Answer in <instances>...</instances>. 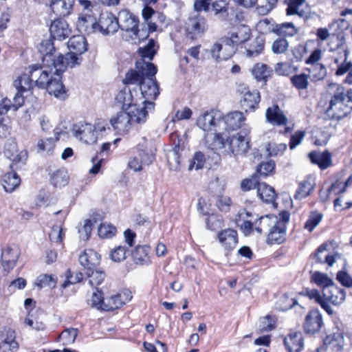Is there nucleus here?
<instances>
[{"instance_id":"nucleus-1","label":"nucleus","mask_w":352,"mask_h":352,"mask_svg":"<svg viewBox=\"0 0 352 352\" xmlns=\"http://www.w3.org/2000/svg\"><path fill=\"white\" fill-rule=\"evenodd\" d=\"M221 118V111L211 109L201 113L197 120V125L206 133L204 135L205 144L212 151L226 147L222 136Z\"/></svg>"},{"instance_id":"nucleus-2","label":"nucleus","mask_w":352,"mask_h":352,"mask_svg":"<svg viewBox=\"0 0 352 352\" xmlns=\"http://www.w3.org/2000/svg\"><path fill=\"white\" fill-rule=\"evenodd\" d=\"M146 113L144 109L133 106L130 111H121L110 120V123L120 135L126 134L133 123L142 124L146 120Z\"/></svg>"},{"instance_id":"nucleus-3","label":"nucleus","mask_w":352,"mask_h":352,"mask_svg":"<svg viewBox=\"0 0 352 352\" xmlns=\"http://www.w3.org/2000/svg\"><path fill=\"white\" fill-rule=\"evenodd\" d=\"M253 220L254 216L251 212L242 210L236 218V223L245 235L251 234L254 230L261 234L263 231L270 229L276 221V217L265 215L260 217L255 221Z\"/></svg>"},{"instance_id":"nucleus-4","label":"nucleus","mask_w":352,"mask_h":352,"mask_svg":"<svg viewBox=\"0 0 352 352\" xmlns=\"http://www.w3.org/2000/svg\"><path fill=\"white\" fill-rule=\"evenodd\" d=\"M251 34V29L245 24L237 23L230 28L227 34L220 38V41L225 45V50L228 51V54L223 58L231 57L235 53L237 45L247 41Z\"/></svg>"},{"instance_id":"nucleus-5","label":"nucleus","mask_w":352,"mask_h":352,"mask_svg":"<svg viewBox=\"0 0 352 352\" xmlns=\"http://www.w3.org/2000/svg\"><path fill=\"white\" fill-rule=\"evenodd\" d=\"M140 96L138 95V99L141 105L140 109H144L146 116L148 111L154 109L155 100L160 94V88L158 82L154 76H148L139 87Z\"/></svg>"},{"instance_id":"nucleus-6","label":"nucleus","mask_w":352,"mask_h":352,"mask_svg":"<svg viewBox=\"0 0 352 352\" xmlns=\"http://www.w3.org/2000/svg\"><path fill=\"white\" fill-rule=\"evenodd\" d=\"M69 52L64 56L65 69L79 65L82 60L81 55L87 50V42L82 35L71 37L67 43Z\"/></svg>"},{"instance_id":"nucleus-7","label":"nucleus","mask_w":352,"mask_h":352,"mask_svg":"<svg viewBox=\"0 0 352 352\" xmlns=\"http://www.w3.org/2000/svg\"><path fill=\"white\" fill-rule=\"evenodd\" d=\"M135 67L137 71L131 69L126 74L123 80L125 85H137L140 87L146 79L145 77L154 76L157 71L154 64L143 59L136 61Z\"/></svg>"},{"instance_id":"nucleus-8","label":"nucleus","mask_w":352,"mask_h":352,"mask_svg":"<svg viewBox=\"0 0 352 352\" xmlns=\"http://www.w3.org/2000/svg\"><path fill=\"white\" fill-rule=\"evenodd\" d=\"M91 28L94 32H99L103 35L113 34L120 28L129 34L132 40H140L148 36V32L138 29V23L133 24L131 27L123 26L120 23H91Z\"/></svg>"},{"instance_id":"nucleus-9","label":"nucleus","mask_w":352,"mask_h":352,"mask_svg":"<svg viewBox=\"0 0 352 352\" xmlns=\"http://www.w3.org/2000/svg\"><path fill=\"white\" fill-rule=\"evenodd\" d=\"M249 133L248 130L243 129L236 135H232L226 140L224 139L226 147L221 148L219 151L224 149L226 153H232L234 155L246 153L250 148V138Z\"/></svg>"},{"instance_id":"nucleus-10","label":"nucleus","mask_w":352,"mask_h":352,"mask_svg":"<svg viewBox=\"0 0 352 352\" xmlns=\"http://www.w3.org/2000/svg\"><path fill=\"white\" fill-rule=\"evenodd\" d=\"M38 51L43 55V63L46 65L52 64L55 71H65V64L64 56L60 54L56 58L54 55L56 52L54 43L52 39L43 40L38 46Z\"/></svg>"},{"instance_id":"nucleus-11","label":"nucleus","mask_w":352,"mask_h":352,"mask_svg":"<svg viewBox=\"0 0 352 352\" xmlns=\"http://www.w3.org/2000/svg\"><path fill=\"white\" fill-rule=\"evenodd\" d=\"M352 111V89H349L348 98L334 102H329L326 110L327 116L333 120H341Z\"/></svg>"},{"instance_id":"nucleus-12","label":"nucleus","mask_w":352,"mask_h":352,"mask_svg":"<svg viewBox=\"0 0 352 352\" xmlns=\"http://www.w3.org/2000/svg\"><path fill=\"white\" fill-rule=\"evenodd\" d=\"M97 130L98 128L95 124L87 122H78L75 124L72 128L74 136L87 144H94L96 142L98 139ZM100 130H104V127H102Z\"/></svg>"},{"instance_id":"nucleus-13","label":"nucleus","mask_w":352,"mask_h":352,"mask_svg":"<svg viewBox=\"0 0 352 352\" xmlns=\"http://www.w3.org/2000/svg\"><path fill=\"white\" fill-rule=\"evenodd\" d=\"M28 69L35 85L41 89L46 88L49 81L51 80L50 76L53 75L54 71L52 64L46 65L44 63H43L42 66L32 65L29 66Z\"/></svg>"},{"instance_id":"nucleus-14","label":"nucleus","mask_w":352,"mask_h":352,"mask_svg":"<svg viewBox=\"0 0 352 352\" xmlns=\"http://www.w3.org/2000/svg\"><path fill=\"white\" fill-rule=\"evenodd\" d=\"M237 92L241 96V105L248 110L254 111L258 105L261 100L260 93L256 89H250L245 84H239L237 87Z\"/></svg>"},{"instance_id":"nucleus-15","label":"nucleus","mask_w":352,"mask_h":352,"mask_svg":"<svg viewBox=\"0 0 352 352\" xmlns=\"http://www.w3.org/2000/svg\"><path fill=\"white\" fill-rule=\"evenodd\" d=\"M116 100L118 103L122 104V109L126 111H130L133 106L141 107L136 89L131 90L129 87H125L118 92Z\"/></svg>"},{"instance_id":"nucleus-16","label":"nucleus","mask_w":352,"mask_h":352,"mask_svg":"<svg viewBox=\"0 0 352 352\" xmlns=\"http://www.w3.org/2000/svg\"><path fill=\"white\" fill-rule=\"evenodd\" d=\"M63 72L54 70L53 75L50 76L51 80L45 88L50 95H54L60 100H65L67 97V91L60 79V74Z\"/></svg>"},{"instance_id":"nucleus-17","label":"nucleus","mask_w":352,"mask_h":352,"mask_svg":"<svg viewBox=\"0 0 352 352\" xmlns=\"http://www.w3.org/2000/svg\"><path fill=\"white\" fill-rule=\"evenodd\" d=\"M4 155L9 159L12 164L10 168L13 169V166L19 163H25L28 159V152L25 150L19 151L17 144L12 140L8 142L4 147Z\"/></svg>"},{"instance_id":"nucleus-18","label":"nucleus","mask_w":352,"mask_h":352,"mask_svg":"<svg viewBox=\"0 0 352 352\" xmlns=\"http://www.w3.org/2000/svg\"><path fill=\"white\" fill-rule=\"evenodd\" d=\"M75 0H52L51 9L56 18L52 22H60V20L71 14Z\"/></svg>"},{"instance_id":"nucleus-19","label":"nucleus","mask_w":352,"mask_h":352,"mask_svg":"<svg viewBox=\"0 0 352 352\" xmlns=\"http://www.w3.org/2000/svg\"><path fill=\"white\" fill-rule=\"evenodd\" d=\"M245 118L241 111H235L228 113L221 118V131L237 130L245 122Z\"/></svg>"},{"instance_id":"nucleus-20","label":"nucleus","mask_w":352,"mask_h":352,"mask_svg":"<svg viewBox=\"0 0 352 352\" xmlns=\"http://www.w3.org/2000/svg\"><path fill=\"white\" fill-rule=\"evenodd\" d=\"M323 324L322 317L319 311H310L305 317L303 328L307 334H314L318 332Z\"/></svg>"},{"instance_id":"nucleus-21","label":"nucleus","mask_w":352,"mask_h":352,"mask_svg":"<svg viewBox=\"0 0 352 352\" xmlns=\"http://www.w3.org/2000/svg\"><path fill=\"white\" fill-rule=\"evenodd\" d=\"M345 290L334 284L331 287L324 288L322 290V298L333 305L342 304L345 300Z\"/></svg>"},{"instance_id":"nucleus-22","label":"nucleus","mask_w":352,"mask_h":352,"mask_svg":"<svg viewBox=\"0 0 352 352\" xmlns=\"http://www.w3.org/2000/svg\"><path fill=\"white\" fill-rule=\"evenodd\" d=\"M266 120L273 125L285 126L288 119L283 111L277 104H274L267 109L265 112Z\"/></svg>"},{"instance_id":"nucleus-23","label":"nucleus","mask_w":352,"mask_h":352,"mask_svg":"<svg viewBox=\"0 0 352 352\" xmlns=\"http://www.w3.org/2000/svg\"><path fill=\"white\" fill-rule=\"evenodd\" d=\"M100 256L95 251L89 250L79 256V262L86 272L95 269L100 264Z\"/></svg>"},{"instance_id":"nucleus-24","label":"nucleus","mask_w":352,"mask_h":352,"mask_svg":"<svg viewBox=\"0 0 352 352\" xmlns=\"http://www.w3.org/2000/svg\"><path fill=\"white\" fill-rule=\"evenodd\" d=\"M349 89L346 90L344 87L338 83H329L327 89V96L329 103L340 101L348 98Z\"/></svg>"},{"instance_id":"nucleus-25","label":"nucleus","mask_w":352,"mask_h":352,"mask_svg":"<svg viewBox=\"0 0 352 352\" xmlns=\"http://www.w3.org/2000/svg\"><path fill=\"white\" fill-rule=\"evenodd\" d=\"M218 239L222 246L227 250H233L238 243L237 232L234 229H226L220 232Z\"/></svg>"},{"instance_id":"nucleus-26","label":"nucleus","mask_w":352,"mask_h":352,"mask_svg":"<svg viewBox=\"0 0 352 352\" xmlns=\"http://www.w3.org/2000/svg\"><path fill=\"white\" fill-rule=\"evenodd\" d=\"M284 344L289 352H300L304 347V340L301 332H294L284 339Z\"/></svg>"},{"instance_id":"nucleus-27","label":"nucleus","mask_w":352,"mask_h":352,"mask_svg":"<svg viewBox=\"0 0 352 352\" xmlns=\"http://www.w3.org/2000/svg\"><path fill=\"white\" fill-rule=\"evenodd\" d=\"M305 3V0H289V3L286 10L287 14L291 15L296 14L301 19L307 21L310 19V13L309 8L307 10H303L302 8V6Z\"/></svg>"},{"instance_id":"nucleus-28","label":"nucleus","mask_w":352,"mask_h":352,"mask_svg":"<svg viewBox=\"0 0 352 352\" xmlns=\"http://www.w3.org/2000/svg\"><path fill=\"white\" fill-rule=\"evenodd\" d=\"M19 257V253L16 250L10 247H6L2 250L1 262L3 268L10 271L15 266Z\"/></svg>"},{"instance_id":"nucleus-29","label":"nucleus","mask_w":352,"mask_h":352,"mask_svg":"<svg viewBox=\"0 0 352 352\" xmlns=\"http://www.w3.org/2000/svg\"><path fill=\"white\" fill-rule=\"evenodd\" d=\"M313 164H317L320 169L324 170L331 165V155L329 151L319 153L312 151L309 154Z\"/></svg>"},{"instance_id":"nucleus-30","label":"nucleus","mask_w":352,"mask_h":352,"mask_svg":"<svg viewBox=\"0 0 352 352\" xmlns=\"http://www.w3.org/2000/svg\"><path fill=\"white\" fill-rule=\"evenodd\" d=\"M50 32L52 39L63 40L70 36L72 29L69 23H51Z\"/></svg>"},{"instance_id":"nucleus-31","label":"nucleus","mask_w":352,"mask_h":352,"mask_svg":"<svg viewBox=\"0 0 352 352\" xmlns=\"http://www.w3.org/2000/svg\"><path fill=\"white\" fill-rule=\"evenodd\" d=\"M151 248L148 245H138L132 252L134 262L137 265H148L151 263L149 256Z\"/></svg>"},{"instance_id":"nucleus-32","label":"nucleus","mask_w":352,"mask_h":352,"mask_svg":"<svg viewBox=\"0 0 352 352\" xmlns=\"http://www.w3.org/2000/svg\"><path fill=\"white\" fill-rule=\"evenodd\" d=\"M257 194L259 198L265 203H274L276 198L275 190L266 183L261 182L258 186Z\"/></svg>"},{"instance_id":"nucleus-33","label":"nucleus","mask_w":352,"mask_h":352,"mask_svg":"<svg viewBox=\"0 0 352 352\" xmlns=\"http://www.w3.org/2000/svg\"><path fill=\"white\" fill-rule=\"evenodd\" d=\"M286 229L280 224V226L273 224L270 229L267 235V242L270 244L282 243L285 240Z\"/></svg>"},{"instance_id":"nucleus-34","label":"nucleus","mask_w":352,"mask_h":352,"mask_svg":"<svg viewBox=\"0 0 352 352\" xmlns=\"http://www.w3.org/2000/svg\"><path fill=\"white\" fill-rule=\"evenodd\" d=\"M327 247L326 244L319 246L314 254V258L318 263H327L329 266H332L336 260L334 256L327 252Z\"/></svg>"},{"instance_id":"nucleus-35","label":"nucleus","mask_w":352,"mask_h":352,"mask_svg":"<svg viewBox=\"0 0 352 352\" xmlns=\"http://www.w3.org/2000/svg\"><path fill=\"white\" fill-rule=\"evenodd\" d=\"M2 183L4 190L12 192L19 186L21 179L15 172H10L3 176Z\"/></svg>"},{"instance_id":"nucleus-36","label":"nucleus","mask_w":352,"mask_h":352,"mask_svg":"<svg viewBox=\"0 0 352 352\" xmlns=\"http://www.w3.org/2000/svg\"><path fill=\"white\" fill-rule=\"evenodd\" d=\"M314 188V183L309 179L300 182L298 187L294 195V198L296 200H300L310 195Z\"/></svg>"},{"instance_id":"nucleus-37","label":"nucleus","mask_w":352,"mask_h":352,"mask_svg":"<svg viewBox=\"0 0 352 352\" xmlns=\"http://www.w3.org/2000/svg\"><path fill=\"white\" fill-rule=\"evenodd\" d=\"M324 344L331 346L336 351H340L344 345V336L342 332L337 331L326 336L324 339Z\"/></svg>"},{"instance_id":"nucleus-38","label":"nucleus","mask_w":352,"mask_h":352,"mask_svg":"<svg viewBox=\"0 0 352 352\" xmlns=\"http://www.w3.org/2000/svg\"><path fill=\"white\" fill-rule=\"evenodd\" d=\"M272 73V69L263 63L256 64L252 68V74L258 81H267Z\"/></svg>"},{"instance_id":"nucleus-39","label":"nucleus","mask_w":352,"mask_h":352,"mask_svg":"<svg viewBox=\"0 0 352 352\" xmlns=\"http://www.w3.org/2000/svg\"><path fill=\"white\" fill-rule=\"evenodd\" d=\"M33 80L31 74H24L14 81V86L19 92H27L32 87Z\"/></svg>"},{"instance_id":"nucleus-40","label":"nucleus","mask_w":352,"mask_h":352,"mask_svg":"<svg viewBox=\"0 0 352 352\" xmlns=\"http://www.w3.org/2000/svg\"><path fill=\"white\" fill-rule=\"evenodd\" d=\"M265 46V41L262 37H256L245 49L246 56L249 58L256 57L261 54Z\"/></svg>"},{"instance_id":"nucleus-41","label":"nucleus","mask_w":352,"mask_h":352,"mask_svg":"<svg viewBox=\"0 0 352 352\" xmlns=\"http://www.w3.org/2000/svg\"><path fill=\"white\" fill-rule=\"evenodd\" d=\"M272 32L279 36H293L297 33V29L293 23H280L276 24Z\"/></svg>"},{"instance_id":"nucleus-42","label":"nucleus","mask_w":352,"mask_h":352,"mask_svg":"<svg viewBox=\"0 0 352 352\" xmlns=\"http://www.w3.org/2000/svg\"><path fill=\"white\" fill-rule=\"evenodd\" d=\"M186 35L191 40L200 38L204 32V27H202L200 23H186Z\"/></svg>"},{"instance_id":"nucleus-43","label":"nucleus","mask_w":352,"mask_h":352,"mask_svg":"<svg viewBox=\"0 0 352 352\" xmlns=\"http://www.w3.org/2000/svg\"><path fill=\"white\" fill-rule=\"evenodd\" d=\"M57 278L52 274H41L38 276L36 285L39 288L49 287L53 289L56 287Z\"/></svg>"},{"instance_id":"nucleus-44","label":"nucleus","mask_w":352,"mask_h":352,"mask_svg":"<svg viewBox=\"0 0 352 352\" xmlns=\"http://www.w3.org/2000/svg\"><path fill=\"white\" fill-rule=\"evenodd\" d=\"M111 16V22H139V18L133 13H131L128 10H122L119 12L117 16H113L112 14H109Z\"/></svg>"},{"instance_id":"nucleus-45","label":"nucleus","mask_w":352,"mask_h":352,"mask_svg":"<svg viewBox=\"0 0 352 352\" xmlns=\"http://www.w3.org/2000/svg\"><path fill=\"white\" fill-rule=\"evenodd\" d=\"M51 182L56 187L65 186L68 182V175L64 169L55 171L51 177Z\"/></svg>"},{"instance_id":"nucleus-46","label":"nucleus","mask_w":352,"mask_h":352,"mask_svg":"<svg viewBox=\"0 0 352 352\" xmlns=\"http://www.w3.org/2000/svg\"><path fill=\"white\" fill-rule=\"evenodd\" d=\"M89 278V283L91 286H98L102 283L105 278V274L100 270L96 267L94 270L86 272Z\"/></svg>"},{"instance_id":"nucleus-47","label":"nucleus","mask_w":352,"mask_h":352,"mask_svg":"<svg viewBox=\"0 0 352 352\" xmlns=\"http://www.w3.org/2000/svg\"><path fill=\"white\" fill-rule=\"evenodd\" d=\"M212 57L217 60H227L229 58H223L224 56L228 54V51L225 50V45L220 39L211 47L210 50Z\"/></svg>"},{"instance_id":"nucleus-48","label":"nucleus","mask_w":352,"mask_h":352,"mask_svg":"<svg viewBox=\"0 0 352 352\" xmlns=\"http://www.w3.org/2000/svg\"><path fill=\"white\" fill-rule=\"evenodd\" d=\"M78 330L76 328L65 329L59 336V340L63 342V345L73 344L78 336Z\"/></svg>"},{"instance_id":"nucleus-49","label":"nucleus","mask_w":352,"mask_h":352,"mask_svg":"<svg viewBox=\"0 0 352 352\" xmlns=\"http://www.w3.org/2000/svg\"><path fill=\"white\" fill-rule=\"evenodd\" d=\"M311 280L318 286L322 287L323 289L327 287H331L333 285V282L331 278H330L327 274L320 272H315L312 274Z\"/></svg>"},{"instance_id":"nucleus-50","label":"nucleus","mask_w":352,"mask_h":352,"mask_svg":"<svg viewBox=\"0 0 352 352\" xmlns=\"http://www.w3.org/2000/svg\"><path fill=\"white\" fill-rule=\"evenodd\" d=\"M275 168V163L273 161L261 163L256 168V175L261 179L270 175Z\"/></svg>"},{"instance_id":"nucleus-51","label":"nucleus","mask_w":352,"mask_h":352,"mask_svg":"<svg viewBox=\"0 0 352 352\" xmlns=\"http://www.w3.org/2000/svg\"><path fill=\"white\" fill-rule=\"evenodd\" d=\"M122 306V302L117 294L116 295L105 298L104 302H103V306L101 307V309L110 311L119 309Z\"/></svg>"},{"instance_id":"nucleus-52","label":"nucleus","mask_w":352,"mask_h":352,"mask_svg":"<svg viewBox=\"0 0 352 352\" xmlns=\"http://www.w3.org/2000/svg\"><path fill=\"white\" fill-rule=\"evenodd\" d=\"M322 214L317 211L311 212L305 223L304 228L312 232L322 221Z\"/></svg>"},{"instance_id":"nucleus-53","label":"nucleus","mask_w":352,"mask_h":352,"mask_svg":"<svg viewBox=\"0 0 352 352\" xmlns=\"http://www.w3.org/2000/svg\"><path fill=\"white\" fill-rule=\"evenodd\" d=\"M297 301L294 298L289 297L287 294H284L276 302V308L280 311H287L292 309Z\"/></svg>"},{"instance_id":"nucleus-54","label":"nucleus","mask_w":352,"mask_h":352,"mask_svg":"<svg viewBox=\"0 0 352 352\" xmlns=\"http://www.w3.org/2000/svg\"><path fill=\"white\" fill-rule=\"evenodd\" d=\"M66 280L62 284L63 288H66L70 285H74L80 282L83 278V275L80 272L72 273L70 270L66 272Z\"/></svg>"},{"instance_id":"nucleus-55","label":"nucleus","mask_w":352,"mask_h":352,"mask_svg":"<svg viewBox=\"0 0 352 352\" xmlns=\"http://www.w3.org/2000/svg\"><path fill=\"white\" fill-rule=\"evenodd\" d=\"M155 41L151 39L148 44L144 47L139 48V53L142 56V59L148 58L149 60H152L156 52L154 50Z\"/></svg>"},{"instance_id":"nucleus-56","label":"nucleus","mask_w":352,"mask_h":352,"mask_svg":"<svg viewBox=\"0 0 352 352\" xmlns=\"http://www.w3.org/2000/svg\"><path fill=\"white\" fill-rule=\"evenodd\" d=\"M261 184V180L258 175L254 174L250 178L244 179L241 183V188L244 191H248L253 188L258 190V186Z\"/></svg>"},{"instance_id":"nucleus-57","label":"nucleus","mask_w":352,"mask_h":352,"mask_svg":"<svg viewBox=\"0 0 352 352\" xmlns=\"http://www.w3.org/2000/svg\"><path fill=\"white\" fill-rule=\"evenodd\" d=\"M98 231L100 237L109 239L116 235L117 229L112 225L103 223L98 228Z\"/></svg>"},{"instance_id":"nucleus-58","label":"nucleus","mask_w":352,"mask_h":352,"mask_svg":"<svg viewBox=\"0 0 352 352\" xmlns=\"http://www.w3.org/2000/svg\"><path fill=\"white\" fill-rule=\"evenodd\" d=\"M292 85L298 89H305L308 86V77L306 74H300L291 78Z\"/></svg>"},{"instance_id":"nucleus-59","label":"nucleus","mask_w":352,"mask_h":352,"mask_svg":"<svg viewBox=\"0 0 352 352\" xmlns=\"http://www.w3.org/2000/svg\"><path fill=\"white\" fill-rule=\"evenodd\" d=\"M289 47V43L285 38H278L275 40L272 46V50L274 54H280L285 53Z\"/></svg>"},{"instance_id":"nucleus-60","label":"nucleus","mask_w":352,"mask_h":352,"mask_svg":"<svg viewBox=\"0 0 352 352\" xmlns=\"http://www.w3.org/2000/svg\"><path fill=\"white\" fill-rule=\"evenodd\" d=\"M228 16L229 21H236L241 22L246 20V13L239 8H231L230 11L228 12Z\"/></svg>"},{"instance_id":"nucleus-61","label":"nucleus","mask_w":352,"mask_h":352,"mask_svg":"<svg viewBox=\"0 0 352 352\" xmlns=\"http://www.w3.org/2000/svg\"><path fill=\"white\" fill-rule=\"evenodd\" d=\"M275 328V321L273 317L267 316L259 320V330L262 332H267Z\"/></svg>"},{"instance_id":"nucleus-62","label":"nucleus","mask_w":352,"mask_h":352,"mask_svg":"<svg viewBox=\"0 0 352 352\" xmlns=\"http://www.w3.org/2000/svg\"><path fill=\"white\" fill-rule=\"evenodd\" d=\"M206 162L205 155L203 153L199 151L196 152L189 165V169L195 168L196 170L201 169L204 167Z\"/></svg>"},{"instance_id":"nucleus-63","label":"nucleus","mask_w":352,"mask_h":352,"mask_svg":"<svg viewBox=\"0 0 352 352\" xmlns=\"http://www.w3.org/2000/svg\"><path fill=\"white\" fill-rule=\"evenodd\" d=\"M311 76L314 80H322L327 75V69L322 64H315L311 69Z\"/></svg>"},{"instance_id":"nucleus-64","label":"nucleus","mask_w":352,"mask_h":352,"mask_svg":"<svg viewBox=\"0 0 352 352\" xmlns=\"http://www.w3.org/2000/svg\"><path fill=\"white\" fill-rule=\"evenodd\" d=\"M54 148V138H46L45 140H40L37 143V148L40 152L50 153Z\"/></svg>"}]
</instances>
